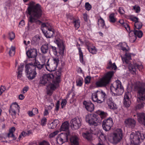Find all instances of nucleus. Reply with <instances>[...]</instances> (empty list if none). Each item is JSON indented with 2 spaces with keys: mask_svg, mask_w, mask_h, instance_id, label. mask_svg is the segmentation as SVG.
<instances>
[{
  "mask_svg": "<svg viewBox=\"0 0 145 145\" xmlns=\"http://www.w3.org/2000/svg\"><path fill=\"white\" fill-rule=\"evenodd\" d=\"M29 4V6L27 10V13L30 16L28 19L27 27L29 30H31L35 28L34 25L31 26L33 23L35 22L36 24H40L41 23L40 20L37 19L41 17L42 11L41 6L39 4L35 5V3L33 2H30Z\"/></svg>",
  "mask_w": 145,
  "mask_h": 145,
  "instance_id": "nucleus-1",
  "label": "nucleus"
},
{
  "mask_svg": "<svg viewBox=\"0 0 145 145\" xmlns=\"http://www.w3.org/2000/svg\"><path fill=\"white\" fill-rule=\"evenodd\" d=\"M135 88L137 93V101L138 103L136 108L137 109H140L144 107L145 104L143 101L145 100V83L137 82Z\"/></svg>",
  "mask_w": 145,
  "mask_h": 145,
  "instance_id": "nucleus-2",
  "label": "nucleus"
},
{
  "mask_svg": "<svg viewBox=\"0 0 145 145\" xmlns=\"http://www.w3.org/2000/svg\"><path fill=\"white\" fill-rule=\"evenodd\" d=\"M54 77L53 75L48 74H44L40 78L39 84L47 86L48 94L52 93L53 91L56 89V85L54 83Z\"/></svg>",
  "mask_w": 145,
  "mask_h": 145,
  "instance_id": "nucleus-3",
  "label": "nucleus"
},
{
  "mask_svg": "<svg viewBox=\"0 0 145 145\" xmlns=\"http://www.w3.org/2000/svg\"><path fill=\"white\" fill-rule=\"evenodd\" d=\"M113 71H109L105 74L104 76L95 83L97 87H105L108 84L114 75Z\"/></svg>",
  "mask_w": 145,
  "mask_h": 145,
  "instance_id": "nucleus-4",
  "label": "nucleus"
},
{
  "mask_svg": "<svg viewBox=\"0 0 145 145\" xmlns=\"http://www.w3.org/2000/svg\"><path fill=\"white\" fill-rule=\"evenodd\" d=\"M110 90L111 92L115 96L121 95L124 91V88L121 85V82L118 80L111 84Z\"/></svg>",
  "mask_w": 145,
  "mask_h": 145,
  "instance_id": "nucleus-5",
  "label": "nucleus"
},
{
  "mask_svg": "<svg viewBox=\"0 0 145 145\" xmlns=\"http://www.w3.org/2000/svg\"><path fill=\"white\" fill-rule=\"evenodd\" d=\"M25 72L26 73L27 77L29 80H32L36 77L37 73L35 67L33 63H29L25 65Z\"/></svg>",
  "mask_w": 145,
  "mask_h": 145,
  "instance_id": "nucleus-6",
  "label": "nucleus"
},
{
  "mask_svg": "<svg viewBox=\"0 0 145 145\" xmlns=\"http://www.w3.org/2000/svg\"><path fill=\"white\" fill-rule=\"evenodd\" d=\"M131 143L134 145H138L145 138L143 134L139 132H137L136 133H132L130 135Z\"/></svg>",
  "mask_w": 145,
  "mask_h": 145,
  "instance_id": "nucleus-7",
  "label": "nucleus"
},
{
  "mask_svg": "<svg viewBox=\"0 0 145 145\" xmlns=\"http://www.w3.org/2000/svg\"><path fill=\"white\" fill-rule=\"evenodd\" d=\"M41 30L44 36L47 38H50L54 34V30L48 24L43 23Z\"/></svg>",
  "mask_w": 145,
  "mask_h": 145,
  "instance_id": "nucleus-8",
  "label": "nucleus"
},
{
  "mask_svg": "<svg viewBox=\"0 0 145 145\" xmlns=\"http://www.w3.org/2000/svg\"><path fill=\"white\" fill-rule=\"evenodd\" d=\"M86 122H88L90 125H94L96 126L98 125V123H101V120L96 114H91L87 115L86 117Z\"/></svg>",
  "mask_w": 145,
  "mask_h": 145,
  "instance_id": "nucleus-9",
  "label": "nucleus"
},
{
  "mask_svg": "<svg viewBox=\"0 0 145 145\" xmlns=\"http://www.w3.org/2000/svg\"><path fill=\"white\" fill-rule=\"evenodd\" d=\"M106 95L105 93L103 91H97L92 94L91 98L93 101L101 103L104 101Z\"/></svg>",
  "mask_w": 145,
  "mask_h": 145,
  "instance_id": "nucleus-10",
  "label": "nucleus"
},
{
  "mask_svg": "<svg viewBox=\"0 0 145 145\" xmlns=\"http://www.w3.org/2000/svg\"><path fill=\"white\" fill-rule=\"evenodd\" d=\"M114 143L117 144L120 142L123 137L122 131L120 129H118L113 133L112 136Z\"/></svg>",
  "mask_w": 145,
  "mask_h": 145,
  "instance_id": "nucleus-11",
  "label": "nucleus"
},
{
  "mask_svg": "<svg viewBox=\"0 0 145 145\" xmlns=\"http://www.w3.org/2000/svg\"><path fill=\"white\" fill-rule=\"evenodd\" d=\"M113 125L112 119L109 118L104 120L102 123V127L106 131L109 130Z\"/></svg>",
  "mask_w": 145,
  "mask_h": 145,
  "instance_id": "nucleus-12",
  "label": "nucleus"
},
{
  "mask_svg": "<svg viewBox=\"0 0 145 145\" xmlns=\"http://www.w3.org/2000/svg\"><path fill=\"white\" fill-rule=\"evenodd\" d=\"M41 60V62H40L38 61H37L36 59H35V61L33 64V65L35 67L36 70V67L39 70H40L44 67H46V62L47 60L46 57L44 55H42V58Z\"/></svg>",
  "mask_w": 145,
  "mask_h": 145,
  "instance_id": "nucleus-13",
  "label": "nucleus"
},
{
  "mask_svg": "<svg viewBox=\"0 0 145 145\" xmlns=\"http://www.w3.org/2000/svg\"><path fill=\"white\" fill-rule=\"evenodd\" d=\"M70 124L71 127L73 130L78 129L81 125L80 120L78 118H75L71 120Z\"/></svg>",
  "mask_w": 145,
  "mask_h": 145,
  "instance_id": "nucleus-14",
  "label": "nucleus"
},
{
  "mask_svg": "<svg viewBox=\"0 0 145 145\" xmlns=\"http://www.w3.org/2000/svg\"><path fill=\"white\" fill-rule=\"evenodd\" d=\"M54 42L57 45V46L59 50V53L63 55L64 54L65 47L63 41L59 38L56 39L54 40Z\"/></svg>",
  "mask_w": 145,
  "mask_h": 145,
  "instance_id": "nucleus-15",
  "label": "nucleus"
},
{
  "mask_svg": "<svg viewBox=\"0 0 145 145\" xmlns=\"http://www.w3.org/2000/svg\"><path fill=\"white\" fill-rule=\"evenodd\" d=\"M19 106L16 103H14L10 106V109L9 111V112L10 113H11L12 116L15 118L16 111H18L19 112Z\"/></svg>",
  "mask_w": 145,
  "mask_h": 145,
  "instance_id": "nucleus-16",
  "label": "nucleus"
},
{
  "mask_svg": "<svg viewBox=\"0 0 145 145\" xmlns=\"http://www.w3.org/2000/svg\"><path fill=\"white\" fill-rule=\"evenodd\" d=\"M136 67L139 71L141 70L143 68V66L142 64L138 65L137 63L134 64V65L131 64H129V69L131 73L133 74L136 73Z\"/></svg>",
  "mask_w": 145,
  "mask_h": 145,
  "instance_id": "nucleus-17",
  "label": "nucleus"
},
{
  "mask_svg": "<svg viewBox=\"0 0 145 145\" xmlns=\"http://www.w3.org/2000/svg\"><path fill=\"white\" fill-rule=\"evenodd\" d=\"M124 123L125 126L129 128H133L135 126L136 122L135 120L131 118H128L126 119Z\"/></svg>",
  "mask_w": 145,
  "mask_h": 145,
  "instance_id": "nucleus-18",
  "label": "nucleus"
},
{
  "mask_svg": "<svg viewBox=\"0 0 145 145\" xmlns=\"http://www.w3.org/2000/svg\"><path fill=\"white\" fill-rule=\"evenodd\" d=\"M70 133L69 132L67 133H61L60 137H59L57 138V142H59V143L60 144H62L65 141L66 142L67 141L68 136L69 135Z\"/></svg>",
  "mask_w": 145,
  "mask_h": 145,
  "instance_id": "nucleus-19",
  "label": "nucleus"
},
{
  "mask_svg": "<svg viewBox=\"0 0 145 145\" xmlns=\"http://www.w3.org/2000/svg\"><path fill=\"white\" fill-rule=\"evenodd\" d=\"M27 56L29 58H35L37 55V51L36 49L32 48L29 50L26 53Z\"/></svg>",
  "mask_w": 145,
  "mask_h": 145,
  "instance_id": "nucleus-20",
  "label": "nucleus"
},
{
  "mask_svg": "<svg viewBox=\"0 0 145 145\" xmlns=\"http://www.w3.org/2000/svg\"><path fill=\"white\" fill-rule=\"evenodd\" d=\"M83 104L88 111L92 112L93 111L94 108V105L91 101H84Z\"/></svg>",
  "mask_w": 145,
  "mask_h": 145,
  "instance_id": "nucleus-21",
  "label": "nucleus"
},
{
  "mask_svg": "<svg viewBox=\"0 0 145 145\" xmlns=\"http://www.w3.org/2000/svg\"><path fill=\"white\" fill-rule=\"evenodd\" d=\"M62 70L61 68H59L58 70L56 72V76L55 77V79H54V77L53 78L54 83L55 85L58 83L60 81Z\"/></svg>",
  "mask_w": 145,
  "mask_h": 145,
  "instance_id": "nucleus-22",
  "label": "nucleus"
},
{
  "mask_svg": "<svg viewBox=\"0 0 145 145\" xmlns=\"http://www.w3.org/2000/svg\"><path fill=\"white\" fill-rule=\"evenodd\" d=\"M49 59H48L47 61L46 62L47 64H46V69L47 70L50 72L54 71L56 70L57 65L53 62L50 64H49Z\"/></svg>",
  "mask_w": 145,
  "mask_h": 145,
  "instance_id": "nucleus-23",
  "label": "nucleus"
},
{
  "mask_svg": "<svg viewBox=\"0 0 145 145\" xmlns=\"http://www.w3.org/2000/svg\"><path fill=\"white\" fill-rule=\"evenodd\" d=\"M131 32H133L134 34V35H133L131 38L134 39L133 41L134 42L136 39V36H137L138 38H141L142 36L143 33L142 31L140 30H131Z\"/></svg>",
  "mask_w": 145,
  "mask_h": 145,
  "instance_id": "nucleus-24",
  "label": "nucleus"
},
{
  "mask_svg": "<svg viewBox=\"0 0 145 145\" xmlns=\"http://www.w3.org/2000/svg\"><path fill=\"white\" fill-rule=\"evenodd\" d=\"M107 103L110 109H115L117 108V106L116 105L113 103L112 98L110 97L107 99Z\"/></svg>",
  "mask_w": 145,
  "mask_h": 145,
  "instance_id": "nucleus-25",
  "label": "nucleus"
},
{
  "mask_svg": "<svg viewBox=\"0 0 145 145\" xmlns=\"http://www.w3.org/2000/svg\"><path fill=\"white\" fill-rule=\"evenodd\" d=\"M138 119L139 122L145 125V113H141L138 114Z\"/></svg>",
  "mask_w": 145,
  "mask_h": 145,
  "instance_id": "nucleus-26",
  "label": "nucleus"
},
{
  "mask_svg": "<svg viewBox=\"0 0 145 145\" xmlns=\"http://www.w3.org/2000/svg\"><path fill=\"white\" fill-rule=\"evenodd\" d=\"M69 123L68 121H65L61 126L60 129V131H68L69 128Z\"/></svg>",
  "mask_w": 145,
  "mask_h": 145,
  "instance_id": "nucleus-27",
  "label": "nucleus"
},
{
  "mask_svg": "<svg viewBox=\"0 0 145 145\" xmlns=\"http://www.w3.org/2000/svg\"><path fill=\"white\" fill-rule=\"evenodd\" d=\"M24 66L23 65H20L18 67L17 72V78L18 79H21L22 76V72L23 71Z\"/></svg>",
  "mask_w": 145,
  "mask_h": 145,
  "instance_id": "nucleus-28",
  "label": "nucleus"
},
{
  "mask_svg": "<svg viewBox=\"0 0 145 145\" xmlns=\"http://www.w3.org/2000/svg\"><path fill=\"white\" fill-rule=\"evenodd\" d=\"M70 140L72 145H78V138L75 136H72L70 138Z\"/></svg>",
  "mask_w": 145,
  "mask_h": 145,
  "instance_id": "nucleus-29",
  "label": "nucleus"
},
{
  "mask_svg": "<svg viewBox=\"0 0 145 145\" xmlns=\"http://www.w3.org/2000/svg\"><path fill=\"white\" fill-rule=\"evenodd\" d=\"M59 123V121L58 120H55L50 124L48 125V127L50 129H54L56 128Z\"/></svg>",
  "mask_w": 145,
  "mask_h": 145,
  "instance_id": "nucleus-30",
  "label": "nucleus"
},
{
  "mask_svg": "<svg viewBox=\"0 0 145 145\" xmlns=\"http://www.w3.org/2000/svg\"><path fill=\"white\" fill-rule=\"evenodd\" d=\"M41 37L38 35H36L33 38L32 43L35 45L38 44L40 42Z\"/></svg>",
  "mask_w": 145,
  "mask_h": 145,
  "instance_id": "nucleus-31",
  "label": "nucleus"
},
{
  "mask_svg": "<svg viewBox=\"0 0 145 145\" xmlns=\"http://www.w3.org/2000/svg\"><path fill=\"white\" fill-rule=\"evenodd\" d=\"M97 112V114L99 115L100 117V118L98 117V118H100V120H101L102 119L105 118L108 115L106 112L100 110L98 111Z\"/></svg>",
  "mask_w": 145,
  "mask_h": 145,
  "instance_id": "nucleus-32",
  "label": "nucleus"
},
{
  "mask_svg": "<svg viewBox=\"0 0 145 145\" xmlns=\"http://www.w3.org/2000/svg\"><path fill=\"white\" fill-rule=\"evenodd\" d=\"M48 44H46L41 46L40 50L42 54H45L48 52Z\"/></svg>",
  "mask_w": 145,
  "mask_h": 145,
  "instance_id": "nucleus-33",
  "label": "nucleus"
},
{
  "mask_svg": "<svg viewBox=\"0 0 145 145\" xmlns=\"http://www.w3.org/2000/svg\"><path fill=\"white\" fill-rule=\"evenodd\" d=\"M106 68L108 69L115 70L116 69L117 67L115 63L112 64L111 61L110 60L107 64V67Z\"/></svg>",
  "mask_w": 145,
  "mask_h": 145,
  "instance_id": "nucleus-34",
  "label": "nucleus"
},
{
  "mask_svg": "<svg viewBox=\"0 0 145 145\" xmlns=\"http://www.w3.org/2000/svg\"><path fill=\"white\" fill-rule=\"evenodd\" d=\"M82 135L84 138L88 140H91L92 137L91 134L88 132L83 133Z\"/></svg>",
  "mask_w": 145,
  "mask_h": 145,
  "instance_id": "nucleus-35",
  "label": "nucleus"
},
{
  "mask_svg": "<svg viewBox=\"0 0 145 145\" xmlns=\"http://www.w3.org/2000/svg\"><path fill=\"white\" fill-rule=\"evenodd\" d=\"M109 21L111 23H114L116 20V18L114 17V14L112 13L109 16Z\"/></svg>",
  "mask_w": 145,
  "mask_h": 145,
  "instance_id": "nucleus-36",
  "label": "nucleus"
},
{
  "mask_svg": "<svg viewBox=\"0 0 145 145\" xmlns=\"http://www.w3.org/2000/svg\"><path fill=\"white\" fill-rule=\"evenodd\" d=\"M98 24L99 26L102 27L104 28L105 26V23L104 20L101 17L98 20Z\"/></svg>",
  "mask_w": 145,
  "mask_h": 145,
  "instance_id": "nucleus-37",
  "label": "nucleus"
},
{
  "mask_svg": "<svg viewBox=\"0 0 145 145\" xmlns=\"http://www.w3.org/2000/svg\"><path fill=\"white\" fill-rule=\"evenodd\" d=\"M87 46V49L89 50V52L92 54H95L96 53V51L95 48V47H93L92 48L91 47L89 46L87 44H86Z\"/></svg>",
  "mask_w": 145,
  "mask_h": 145,
  "instance_id": "nucleus-38",
  "label": "nucleus"
},
{
  "mask_svg": "<svg viewBox=\"0 0 145 145\" xmlns=\"http://www.w3.org/2000/svg\"><path fill=\"white\" fill-rule=\"evenodd\" d=\"M135 27L136 28L138 29H140L142 26V24L141 22L138 20L135 23Z\"/></svg>",
  "mask_w": 145,
  "mask_h": 145,
  "instance_id": "nucleus-39",
  "label": "nucleus"
},
{
  "mask_svg": "<svg viewBox=\"0 0 145 145\" xmlns=\"http://www.w3.org/2000/svg\"><path fill=\"white\" fill-rule=\"evenodd\" d=\"M74 24V26L76 29H78L80 27V22L79 20H76L73 21L72 23Z\"/></svg>",
  "mask_w": 145,
  "mask_h": 145,
  "instance_id": "nucleus-40",
  "label": "nucleus"
},
{
  "mask_svg": "<svg viewBox=\"0 0 145 145\" xmlns=\"http://www.w3.org/2000/svg\"><path fill=\"white\" fill-rule=\"evenodd\" d=\"M78 49L79 50V55L80 56V60L81 62L82 63H84L83 60V53L82 51V50L80 47H78Z\"/></svg>",
  "mask_w": 145,
  "mask_h": 145,
  "instance_id": "nucleus-41",
  "label": "nucleus"
},
{
  "mask_svg": "<svg viewBox=\"0 0 145 145\" xmlns=\"http://www.w3.org/2000/svg\"><path fill=\"white\" fill-rule=\"evenodd\" d=\"M83 79L82 78L79 77L76 80V85L78 86H81L83 83Z\"/></svg>",
  "mask_w": 145,
  "mask_h": 145,
  "instance_id": "nucleus-42",
  "label": "nucleus"
},
{
  "mask_svg": "<svg viewBox=\"0 0 145 145\" xmlns=\"http://www.w3.org/2000/svg\"><path fill=\"white\" fill-rule=\"evenodd\" d=\"M121 48V49L123 51L127 52V50L126 49L125 47L127 46V43L125 42H123L122 43L120 44Z\"/></svg>",
  "mask_w": 145,
  "mask_h": 145,
  "instance_id": "nucleus-43",
  "label": "nucleus"
},
{
  "mask_svg": "<svg viewBox=\"0 0 145 145\" xmlns=\"http://www.w3.org/2000/svg\"><path fill=\"white\" fill-rule=\"evenodd\" d=\"M53 63L58 65L59 63V60L58 56H55L53 57Z\"/></svg>",
  "mask_w": 145,
  "mask_h": 145,
  "instance_id": "nucleus-44",
  "label": "nucleus"
},
{
  "mask_svg": "<svg viewBox=\"0 0 145 145\" xmlns=\"http://www.w3.org/2000/svg\"><path fill=\"white\" fill-rule=\"evenodd\" d=\"M15 53V48L13 46H12L9 52V55L12 56L14 55Z\"/></svg>",
  "mask_w": 145,
  "mask_h": 145,
  "instance_id": "nucleus-45",
  "label": "nucleus"
},
{
  "mask_svg": "<svg viewBox=\"0 0 145 145\" xmlns=\"http://www.w3.org/2000/svg\"><path fill=\"white\" fill-rule=\"evenodd\" d=\"M131 95L130 93L127 92L125 93L124 96V100H130V98L131 97Z\"/></svg>",
  "mask_w": 145,
  "mask_h": 145,
  "instance_id": "nucleus-46",
  "label": "nucleus"
},
{
  "mask_svg": "<svg viewBox=\"0 0 145 145\" xmlns=\"http://www.w3.org/2000/svg\"><path fill=\"white\" fill-rule=\"evenodd\" d=\"M124 105L126 108L129 107L131 104L130 100H124Z\"/></svg>",
  "mask_w": 145,
  "mask_h": 145,
  "instance_id": "nucleus-47",
  "label": "nucleus"
},
{
  "mask_svg": "<svg viewBox=\"0 0 145 145\" xmlns=\"http://www.w3.org/2000/svg\"><path fill=\"white\" fill-rule=\"evenodd\" d=\"M85 7L86 9L89 11L91 9V6L89 3L87 2L85 3Z\"/></svg>",
  "mask_w": 145,
  "mask_h": 145,
  "instance_id": "nucleus-48",
  "label": "nucleus"
},
{
  "mask_svg": "<svg viewBox=\"0 0 145 145\" xmlns=\"http://www.w3.org/2000/svg\"><path fill=\"white\" fill-rule=\"evenodd\" d=\"M9 39L11 40L13 39L15 37V34L14 33L11 32L9 33Z\"/></svg>",
  "mask_w": 145,
  "mask_h": 145,
  "instance_id": "nucleus-49",
  "label": "nucleus"
},
{
  "mask_svg": "<svg viewBox=\"0 0 145 145\" xmlns=\"http://www.w3.org/2000/svg\"><path fill=\"white\" fill-rule=\"evenodd\" d=\"M91 77L89 76H87L85 79V82L86 84H88L90 82Z\"/></svg>",
  "mask_w": 145,
  "mask_h": 145,
  "instance_id": "nucleus-50",
  "label": "nucleus"
},
{
  "mask_svg": "<svg viewBox=\"0 0 145 145\" xmlns=\"http://www.w3.org/2000/svg\"><path fill=\"white\" fill-rule=\"evenodd\" d=\"M121 57V58L123 62V63H126L127 64H129V60H130V59H128L126 57H123L122 56Z\"/></svg>",
  "mask_w": 145,
  "mask_h": 145,
  "instance_id": "nucleus-51",
  "label": "nucleus"
},
{
  "mask_svg": "<svg viewBox=\"0 0 145 145\" xmlns=\"http://www.w3.org/2000/svg\"><path fill=\"white\" fill-rule=\"evenodd\" d=\"M51 48L52 49V51L53 52L55 56L57 55V51L56 50V48L55 46H51Z\"/></svg>",
  "mask_w": 145,
  "mask_h": 145,
  "instance_id": "nucleus-52",
  "label": "nucleus"
},
{
  "mask_svg": "<svg viewBox=\"0 0 145 145\" xmlns=\"http://www.w3.org/2000/svg\"><path fill=\"white\" fill-rule=\"evenodd\" d=\"M58 131H56L51 133L49 135V137L51 138L54 137L58 134Z\"/></svg>",
  "mask_w": 145,
  "mask_h": 145,
  "instance_id": "nucleus-53",
  "label": "nucleus"
},
{
  "mask_svg": "<svg viewBox=\"0 0 145 145\" xmlns=\"http://www.w3.org/2000/svg\"><path fill=\"white\" fill-rule=\"evenodd\" d=\"M129 19H130L131 21L135 22V23L137 22L138 20V18L136 17H130L129 18Z\"/></svg>",
  "mask_w": 145,
  "mask_h": 145,
  "instance_id": "nucleus-54",
  "label": "nucleus"
},
{
  "mask_svg": "<svg viewBox=\"0 0 145 145\" xmlns=\"http://www.w3.org/2000/svg\"><path fill=\"white\" fill-rule=\"evenodd\" d=\"M39 145H50V144L47 141L43 140L39 143Z\"/></svg>",
  "mask_w": 145,
  "mask_h": 145,
  "instance_id": "nucleus-55",
  "label": "nucleus"
},
{
  "mask_svg": "<svg viewBox=\"0 0 145 145\" xmlns=\"http://www.w3.org/2000/svg\"><path fill=\"white\" fill-rule=\"evenodd\" d=\"M67 19L68 21L71 20V22L72 23L73 21L75 20L73 16L71 15H69L67 17Z\"/></svg>",
  "mask_w": 145,
  "mask_h": 145,
  "instance_id": "nucleus-56",
  "label": "nucleus"
},
{
  "mask_svg": "<svg viewBox=\"0 0 145 145\" xmlns=\"http://www.w3.org/2000/svg\"><path fill=\"white\" fill-rule=\"evenodd\" d=\"M133 9L135 10V12L137 13H138L140 11V7L138 6L137 7H136V6H133Z\"/></svg>",
  "mask_w": 145,
  "mask_h": 145,
  "instance_id": "nucleus-57",
  "label": "nucleus"
},
{
  "mask_svg": "<svg viewBox=\"0 0 145 145\" xmlns=\"http://www.w3.org/2000/svg\"><path fill=\"white\" fill-rule=\"evenodd\" d=\"M66 103L67 101L65 99L62 100L61 103L62 108H63L65 106Z\"/></svg>",
  "mask_w": 145,
  "mask_h": 145,
  "instance_id": "nucleus-58",
  "label": "nucleus"
},
{
  "mask_svg": "<svg viewBox=\"0 0 145 145\" xmlns=\"http://www.w3.org/2000/svg\"><path fill=\"white\" fill-rule=\"evenodd\" d=\"M124 26L125 28L128 32L130 31V32H131V31H130V27L129 24H125V25H124Z\"/></svg>",
  "mask_w": 145,
  "mask_h": 145,
  "instance_id": "nucleus-59",
  "label": "nucleus"
},
{
  "mask_svg": "<svg viewBox=\"0 0 145 145\" xmlns=\"http://www.w3.org/2000/svg\"><path fill=\"white\" fill-rule=\"evenodd\" d=\"M47 119L46 118H43L41 121V124L42 126L45 125L46 124Z\"/></svg>",
  "mask_w": 145,
  "mask_h": 145,
  "instance_id": "nucleus-60",
  "label": "nucleus"
},
{
  "mask_svg": "<svg viewBox=\"0 0 145 145\" xmlns=\"http://www.w3.org/2000/svg\"><path fill=\"white\" fill-rule=\"evenodd\" d=\"M25 25V22L23 20H21L19 23V26L20 28L23 27Z\"/></svg>",
  "mask_w": 145,
  "mask_h": 145,
  "instance_id": "nucleus-61",
  "label": "nucleus"
},
{
  "mask_svg": "<svg viewBox=\"0 0 145 145\" xmlns=\"http://www.w3.org/2000/svg\"><path fill=\"white\" fill-rule=\"evenodd\" d=\"M7 136L8 137H12L13 138L14 140H15L16 139V138L15 137L14 135L12 133H9L8 134Z\"/></svg>",
  "mask_w": 145,
  "mask_h": 145,
  "instance_id": "nucleus-62",
  "label": "nucleus"
},
{
  "mask_svg": "<svg viewBox=\"0 0 145 145\" xmlns=\"http://www.w3.org/2000/svg\"><path fill=\"white\" fill-rule=\"evenodd\" d=\"M119 12L121 14H123L125 12V11L123 8L122 7H120L119 10Z\"/></svg>",
  "mask_w": 145,
  "mask_h": 145,
  "instance_id": "nucleus-63",
  "label": "nucleus"
},
{
  "mask_svg": "<svg viewBox=\"0 0 145 145\" xmlns=\"http://www.w3.org/2000/svg\"><path fill=\"white\" fill-rule=\"evenodd\" d=\"M28 89V88L27 87H24L22 90L23 93H24L26 92Z\"/></svg>",
  "mask_w": 145,
  "mask_h": 145,
  "instance_id": "nucleus-64",
  "label": "nucleus"
}]
</instances>
